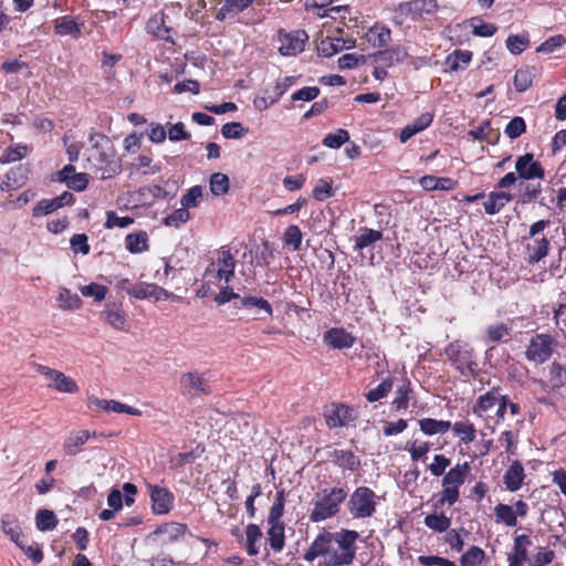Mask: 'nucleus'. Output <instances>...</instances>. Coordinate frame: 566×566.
<instances>
[{"mask_svg": "<svg viewBox=\"0 0 566 566\" xmlns=\"http://www.w3.org/2000/svg\"><path fill=\"white\" fill-rule=\"evenodd\" d=\"M471 464L467 460L462 463L458 462L444 473L441 480L442 490L436 494L433 509H442L443 505H454L460 501L461 488L465 484L471 474Z\"/></svg>", "mask_w": 566, "mask_h": 566, "instance_id": "obj_4", "label": "nucleus"}, {"mask_svg": "<svg viewBox=\"0 0 566 566\" xmlns=\"http://www.w3.org/2000/svg\"><path fill=\"white\" fill-rule=\"evenodd\" d=\"M344 50L342 38H326L319 42L318 51L325 56H332Z\"/></svg>", "mask_w": 566, "mask_h": 566, "instance_id": "obj_62", "label": "nucleus"}, {"mask_svg": "<svg viewBox=\"0 0 566 566\" xmlns=\"http://www.w3.org/2000/svg\"><path fill=\"white\" fill-rule=\"evenodd\" d=\"M91 142L92 145L86 151L88 168L93 169L101 179L117 176L122 170V164L111 139L105 135H94L91 136Z\"/></svg>", "mask_w": 566, "mask_h": 566, "instance_id": "obj_2", "label": "nucleus"}, {"mask_svg": "<svg viewBox=\"0 0 566 566\" xmlns=\"http://www.w3.org/2000/svg\"><path fill=\"white\" fill-rule=\"evenodd\" d=\"M35 524L41 532L53 531L59 524V518L55 516L54 511L42 509L36 512Z\"/></svg>", "mask_w": 566, "mask_h": 566, "instance_id": "obj_49", "label": "nucleus"}, {"mask_svg": "<svg viewBox=\"0 0 566 566\" xmlns=\"http://www.w3.org/2000/svg\"><path fill=\"white\" fill-rule=\"evenodd\" d=\"M324 343L333 349H349L356 343V337L344 327H332L324 333Z\"/></svg>", "mask_w": 566, "mask_h": 566, "instance_id": "obj_21", "label": "nucleus"}, {"mask_svg": "<svg viewBox=\"0 0 566 566\" xmlns=\"http://www.w3.org/2000/svg\"><path fill=\"white\" fill-rule=\"evenodd\" d=\"M347 496V490L343 486L319 489L313 499V507L308 513L310 521L312 523H322V521L338 516Z\"/></svg>", "mask_w": 566, "mask_h": 566, "instance_id": "obj_3", "label": "nucleus"}, {"mask_svg": "<svg viewBox=\"0 0 566 566\" xmlns=\"http://www.w3.org/2000/svg\"><path fill=\"white\" fill-rule=\"evenodd\" d=\"M1 528L17 546L24 549V534L21 532V526L13 517L4 516L1 520Z\"/></svg>", "mask_w": 566, "mask_h": 566, "instance_id": "obj_37", "label": "nucleus"}, {"mask_svg": "<svg viewBox=\"0 0 566 566\" xmlns=\"http://www.w3.org/2000/svg\"><path fill=\"white\" fill-rule=\"evenodd\" d=\"M444 354L454 370L465 380L475 379L481 374L476 353L472 345L454 340L447 345Z\"/></svg>", "mask_w": 566, "mask_h": 566, "instance_id": "obj_5", "label": "nucleus"}, {"mask_svg": "<svg viewBox=\"0 0 566 566\" xmlns=\"http://www.w3.org/2000/svg\"><path fill=\"white\" fill-rule=\"evenodd\" d=\"M439 9L437 0H410L395 6L392 21L396 25L405 23L406 19L420 20L423 15H432Z\"/></svg>", "mask_w": 566, "mask_h": 566, "instance_id": "obj_8", "label": "nucleus"}, {"mask_svg": "<svg viewBox=\"0 0 566 566\" xmlns=\"http://www.w3.org/2000/svg\"><path fill=\"white\" fill-rule=\"evenodd\" d=\"M36 371L49 380L46 387L50 389L57 390L60 392H69L70 395H74V392L80 391V387L76 381L71 378V376H66V374L56 370V368L38 365Z\"/></svg>", "mask_w": 566, "mask_h": 566, "instance_id": "obj_12", "label": "nucleus"}, {"mask_svg": "<svg viewBox=\"0 0 566 566\" xmlns=\"http://www.w3.org/2000/svg\"><path fill=\"white\" fill-rule=\"evenodd\" d=\"M541 388L547 392L559 390L566 385V366L554 360L548 368V381L539 380Z\"/></svg>", "mask_w": 566, "mask_h": 566, "instance_id": "obj_25", "label": "nucleus"}, {"mask_svg": "<svg viewBox=\"0 0 566 566\" xmlns=\"http://www.w3.org/2000/svg\"><path fill=\"white\" fill-rule=\"evenodd\" d=\"M512 338V327L507 323L500 322L489 325L482 340L485 345L494 343H507Z\"/></svg>", "mask_w": 566, "mask_h": 566, "instance_id": "obj_28", "label": "nucleus"}, {"mask_svg": "<svg viewBox=\"0 0 566 566\" xmlns=\"http://www.w3.org/2000/svg\"><path fill=\"white\" fill-rule=\"evenodd\" d=\"M208 373L189 371L180 376V388L185 396H209L212 392L209 386Z\"/></svg>", "mask_w": 566, "mask_h": 566, "instance_id": "obj_13", "label": "nucleus"}, {"mask_svg": "<svg viewBox=\"0 0 566 566\" xmlns=\"http://www.w3.org/2000/svg\"><path fill=\"white\" fill-rule=\"evenodd\" d=\"M534 76H535V70L534 67H522L515 71L514 77H513V85L515 87V91L522 93L526 92L527 88L533 86L534 83Z\"/></svg>", "mask_w": 566, "mask_h": 566, "instance_id": "obj_41", "label": "nucleus"}, {"mask_svg": "<svg viewBox=\"0 0 566 566\" xmlns=\"http://www.w3.org/2000/svg\"><path fill=\"white\" fill-rule=\"evenodd\" d=\"M450 429L459 437L462 443L468 444L475 441L476 429L471 421H455L453 424L451 423Z\"/></svg>", "mask_w": 566, "mask_h": 566, "instance_id": "obj_44", "label": "nucleus"}, {"mask_svg": "<svg viewBox=\"0 0 566 566\" xmlns=\"http://www.w3.org/2000/svg\"><path fill=\"white\" fill-rule=\"evenodd\" d=\"M325 424L329 429L349 426L357 419V412L353 406L343 402H332L324 408Z\"/></svg>", "mask_w": 566, "mask_h": 566, "instance_id": "obj_11", "label": "nucleus"}, {"mask_svg": "<svg viewBox=\"0 0 566 566\" xmlns=\"http://www.w3.org/2000/svg\"><path fill=\"white\" fill-rule=\"evenodd\" d=\"M551 224L549 220H538L531 224L527 235L523 237L526 260L528 263H537L547 258L551 241L544 231Z\"/></svg>", "mask_w": 566, "mask_h": 566, "instance_id": "obj_6", "label": "nucleus"}, {"mask_svg": "<svg viewBox=\"0 0 566 566\" xmlns=\"http://www.w3.org/2000/svg\"><path fill=\"white\" fill-rule=\"evenodd\" d=\"M202 198V186L196 185L192 186L186 193L181 197V206L187 210L189 208H196L200 205Z\"/></svg>", "mask_w": 566, "mask_h": 566, "instance_id": "obj_61", "label": "nucleus"}, {"mask_svg": "<svg viewBox=\"0 0 566 566\" xmlns=\"http://www.w3.org/2000/svg\"><path fill=\"white\" fill-rule=\"evenodd\" d=\"M418 426L423 434L433 436L437 433H447L451 428L450 420L422 418L418 420Z\"/></svg>", "mask_w": 566, "mask_h": 566, "instance_id": "obj_36", "label": "nucleus"}, {"mask_svg": "<svg viewBox=\"0 0 566 566\" xmlns=\"http://www.w3.org/2000/svg\"><path fill=\"white\" fill-rule=\"evenodd\" d=\"M451 464V459L444 454H436L433 460L428 465V470L436 478H443L448 468Z\"/></svg>", "mask_w": 566, "mask_h": 566, "instance_id": "obj_58", "label": "nucleus"}, {"mask_svg": "<svg viewBox=\"0 0 566 566\" xmlns=\"http://www.w3.org/2000/svg\"><path fill=\"white\" fill-rule=\"evenodd\" d=\"M515 170L521 180H534L545 178V168L541 161L534 159V154L520 155L515 161Z\"/></svg>", "mask_w": 566, "mask_h": 566, "instance_id": "obj_14", "label": "nucleus"}, {"mask_svg": "<svg viewBox=\"0 0 566 566\" xmlns=\"http://www.w3.org/2000/svg\"><path fill=\"white\" fill-rule=\"evenodd\" d=\"M378 495L369 486H358L349 495L346 504L353 518H368L377 511Z\"/></svg>", "mask_w": 566, "mask_h": 566, "instance_id": "obj_9", "label": "nucleus"}, {"mask_svg": "<svg viewBox=\"0 0 566 566\" xmlns=\"http://www.w3.org/2000/svg\"><path fill=\"white\" fill-rule=\"evenodd\" d=\"M125 247L130 253H140L148 250V235L145 231L132 232L125 237Z\"/></svg>", "mask_w": 566, "mask_h": 566, "instance_id": "obj_42", "label": "nucleus"}, {"mask_svg": "<svg viewBox=\"0 0 566 566\" xmlns=\"http://www.w3.org/2000/svg\"><path fill=\"white\" fill-rule=\"evenodd\" d=\"M268 530V544L274 552H281L285 547V525L284 524H269Z\"/></svg>", "mask_w": 566, "mask_h": 566, "instance_id": "obj_39", "label": "nucleus"}, {"mask_svg": "<svg viewBox=\"0 0 566 566\" xmlns=\"http://www.w3.org/2000/svg\"><path fill=\"white\" fill-rule=\"evenodd\" d=\"M274 258L273 248L268 241L262 242L254 249V265L268 266L270 261Z\"/></svg>", "mask_w": 566, "mask_h": 566, "instance_id": "obj_53", "label": "nucleus"}, {"mask_svg": "<svg viewBox=\"0 0 566 566\" xmlns=\"http://www.w3.org/2000/svg\"><path fill=\"white\" fill-rule=\"evenodd\" d=\"M59 303L60 307L65 311H75L83 304L81 297L69 289L60 290Z\"/></svg>", "mask_w": 566, "mask_h": 566, "instance_id": "obj_52", "label": "nucleus"}, {"mask_svg": "<svg viewBox=\"0 0 566 566\" xmlns=\"http://www.w3.org/2000/svg\"><path fill=\"white\" fill-rule=\"evenodd\" d=\"M527 130V124L521 116H514L505 126V134L511 139H516Z\"/></svg>", "mask_w": 566, "mask_h": 566, "instance_id": "obj_60", "label": "nucleus"}, {"mask_svg": "<svg viewBox=\"0 0 566 566\" xmlns=\"http://www.w3.org/2000/svg\"><path fill=\"white\" fill-rule=\"evenodd\" d=\"M254 2L255 0H224L220 9L217 10L214 19L223 21L228 18H234L249 9Z\"/></svg>", "mask_w": 566, "mask_h": 566, "instance_id": "obj_31", "label": "nucleus"}, {"mask_svg": "<svg viewBox=\"0 0 566 566\" xmlns=\"http://www.w3.org/2000/svg\"><path fill=\"white\" fill-rule=\"evenodd\" d=\"M499 390H502L501 386L491 387L484 394L476 397L472 406L473 416L482 419L489 428L491 427L489 426V422L493 419L490 411L493 410L494 406H496Z\"/></svg>", "mask_w": 566, "mask_h": 566, "instance_id": "obj_15", "label": "nucleus"}, {"mask_svg": "<svg viewBox=\"0 0 566 566\" xmlns=\"http://www.w3.org/2000/svg\"><path fill=\"white\" fill-rule=\"evenodd\" d=\"M95 431L91 432L87 429H81L69 434L67 439L63 442V449L66 455L74 457L81 452L82 446H84L91 437L96 436Z\"/></svg>", "mask_w": 566, "mask_h": 566, "instance_id": "obj_30", "label": "nucleus"}, {"mask_svg": "<svg viewBox=\"0 0 566 566\" xmlns=\"http://www.w3.org/2000/svg\"><path fill=\"white\" fill-rule=\"evenodd\" d=\"M461 533H468L464 527L459 530L448 528L443 537L444 543L449 545V548L454 552H462L464 547V541Z\"/></svg>", "mask_w": 566, "mask_h": 566, "instance_id": "obj_54", "label": "nucleus"}, {"mask_svg": "<svg viewBox=\"0 0 566 566\" xmlns=\"http://www.w3.org/2000/svg\"><path fill=\"white\" fill-rule=\"evenodd\" d=\"M235 298H240V305H234L235 307H256L259 311L264 312L268 316H272L274 313L273 306L269 300L251 295L240 297V295L235 294L229 284L221 289L219 294L214 295V302L219 305L227 304V302Z\"/></svg>", "mask_w": 566, "mask_h": 566, "instance_id": "obj_10", "label": "nucleus"}, {"mask_svg": "<svg viewBox=\"0 0 566 566\" xmlns=\"http://www.w3.org/2000/svg\"><path fill=\"white\" fill-rule=\"evenodd\" d=\"M412 392V388L410 385V380L406 379L402 381L401 386L396 389V397L391 401V407L395 411L407 410L410 403V395Z\"/></svg>", "mask_w": 566, "mask_h": 566, "instance_id": "obj_40", "label": "nucleus"}, {"mask_svg": "<svg viewBox=\"0 0 566 566\" xmlns=\"http://www.w3.org/2000/svg\"><path fill=\"white\" fill-rule=\"evenodd\" d=\"M188 531L189 527L187 524L170 522L158 525L154 533L164 534L166 535L168 542L174 543L184 538Z\"/></svg>", "mask_w": 566, "mask_h": 566, "instance_id": "obj_34", "label": "nucleus"}, {"mask_svg": "<svg viewBox=\"0 0 566 566\" xmlns=\"http://www.w3.org/2000/svg\"><path fill=\"white\" fill-rule=\"evenodd\" d=\"M150 492L151 510L156 514L169 513L175 495L171 490L159 485H148Z\"/></svg>", "mask_w": 566, "mask_h": 566, "instance_id": "obj_18", "label": "nucleus"}, {"mask_svg": "<svg viewBox=\"0 0 566 566\" xmlns=\"http://www.w3.org/2000/svg\"><path fill=\"white\" fill-rule=\"evenodd\" d=\"M485 551L479 546L469 547L460 557L461 566H480L485 560Z\"/></svg>", "mask_w": 566, "mask_h": 566, "instance_id": "obj_51", "label": "nucleus"}, {"mask_svg": "<svg viewBox=\"0 0 566 566\" xmlns=\"http://www.w3.org/2000/svg\"><path fill=\"white\" fill-rule=\"evenodd\" d=\"M54 32L60 35H73L78 38L81 35V24L75 22L73 17L65 15L56 21L54 25Z\"/></svg>", "mask_w": 566, "mask_h": 566, "instance_id": "obj_47", "label": "nucleus"}, {"mask_svg": "<svg viewBox=\"0 0 566 566\" xmlns=\"http://www.w3.org/2000/svg\"><path fill=\"white\" fill-rule=\"evenodd\" d=\"M471 25L473 27V34L480 38H492L497 31V25L483 22L480 17L471 18Z\"/></svg>", "mask_w": 566, "mask_h": 566, "instance_id": "obj_57", "label": "nucleus"}, {"mask_svg": "<svg viewBox=\"0 0 566 566\" xmlns=\"http://www.w3.org/2000/svg\"><path fill=\"white\" fill-rule=\"evenodd\" d=\"M167 14L165 11H158L156 14L151 15L147 23L146 30L148 33L154 34L158 40H164L166 42L175 43L172 39V28L166 25Z\"/></svg>", "mask_w": 566, "mask_h": 566, "instance_id": "obj_22", "label": "nucleus"}, {"mask_svg": "<svg viewBox=\"0 0 566 566\" xmlns=\"http://www.w3.org/2000/svg\"><path fill=\"white\" fill-rule=\"evenodd\" d=\"M359 532L342 527L331 532L325 527L318 532L310 544L303 558L306 563L319 559L318 566L352 565L357 555Z\"/></svg>", "mask_w": 566, "mask_h": 566, "instance_id": "obj_1", "label": "nucleus"}, {"mask_svg": "<svg viewBox=\"0 0 566 566\" xmlns=\"http://www.w3.org/2000/svg\"><path fill=\"white\" fill-rule=\"evenodd\" d=\"M394 386V378L390 373H386L382 377L381 382L376 388H373L365 394V398L368 402H378L384 397H387Z\"/></svg>", "mask_w": 566, "mask_h": 566, "instance_id": "obj_38", "label": "nucleus"}, {"mask_svg": "<svg viewBox=\"0 0 566 566\" xmlns=\"http://www.w3.org/2000/svg\"><path fill=\"white\" fill-rule=\"evenodd\" d=\"M29 171L30 169L27 166H22V164H20L17 167L10 168L6 178L12 180L14 189H19V187H22L28 182Z\"/></svg>", "mask_w": 566, "mask_h": 566, "instance_id": "obj_59", "label": "nucleus"}, {"mask_svg": "<svg viewBox=\"0 0 566 566\" xmlns=\"http://www.w3.org/2000/svg\"><path fill=\"white\" fill-rule=\"evenodd\" d=\"M543 186L541 182L521 181L520 193L517 196L521 205H530V202L537 201L539 206L547 207L545 199H541Z\"/></svg>", "mask_w": 566, "mask_h": 566, "instance_id": "obj_26", "label": "nucleus"}, {"mask_svg": "<svg viewBox=\"0 0 566 566\" xmlns=\"http://www.w3.org/2000/svg\"><path fill=\"white\" fill-rule=\"evenodd\" d=\"M350 139L349 132L343 128L337 129L334 133H328L324 139L323 145L329 148H339Z\"/></svg>", "mask_w": 566, "mask_h": 566, "instance_id": "obj_56", "label": "nucleus"}, {"mask_svg": "<svg viewBox=\"0 0 566 566\" xmlns=\"http://www.w3.org/2000/svg\"><path fill=\"white\" fill-rule=\"evenodd\" d=\"M381 239L382 231L369 228H361L359 230V234L355 237V250L361 251V249H365L366 247L377 243L378 240Z\"/></svg>", "mask_w": 566, "mask_h": 566, "instance_id": "obj_45", "label": "nucleus"}, {"mask_svg": "<svg viewBox=\"0 0 566 566\" xmlns=\"http://www.w3.org/2000/svg\"><path fill=\"white\" fill-rule=\"evenodd\" d=\"M559 342L547 333H537L531 336L525 350V359L534 365H544L554 357Z\"/></svg>", "mask_w": 566, "mask_h": 566, "instance_id": "obj_7", "label": "nucleus"}, {"mask_svg": "<svg viewBox=\"0 0 566 566\" xmlns=\"http://www.w3.org/2000/svg\"><path fill=\"white\" fill-rule=\"evenodd\" d=\"M214 265L218 280L229 284L235 275V258L228 247H221L217 251Z\"/></svg>", "mask_w": 566, "mask_h": 566, "instance_id": "obj_16", "label": "nucleus"}, {"mask_svg": "<svg viewBox=\"0 0 566 566\" xmlns=\"http://www.w3.org/2000/svg\"><path fill=\"white\" fill-rule=\"evenodd\" d=\"M417 563L421 566H459L455 562L440 555H420Z\"/></svg>", "mask_w": 566, "mask_h": 566, "instance_id": "obj_64", "label": "nucleus"}, {"mask_svg": "<svg viewBox=\"0 0 566 566\" xmlns=\"http://www.w3.org/2000/svg\"><path fill=\"white\" fill-rule=\"evenodd\" d=\"M514 199V195L507 191H491L486 195V200L483 201L484 211L486 214H496L506 207Z\"/></svg>", "mask_w": 566, "mask_h": 566, "instance_id": "obj_27", "label": "nucleus"}, {"mask_svg": "<svg viewBox=\"0 0 566 566\" xmlns=\"http://www.w3.org/2000/svg\"><path fill=\"white\" fill-rule=\"evenodd\" d=\"M247 534V553L249 556H256L260 554V548L256 543L262 539L261 527L256 524H248L245 528Z\"/></svg>", "mask_w": 566, "mask_h": 566, "instance_id": "obj_48", "label": "nucleus"}, {"mask_svg": "<svg viewBox=\"0 0 566 566\" xmlns=\"http://www.w3.org/2000/svg\"><path fill=\"white\" fill-rule=\"evenodd\" d=\"M493 512L496 523L504 524L509 527H514L518 524V520L515 518L514 506H510V504L497 503Z\"/></svg>", "mask_w": 566, "mask_h": 566, "instance_id": "obj_43", "label": "nucleus"}, {"mask_svg": "<svg viewBox=\"0 0 566 566\" xmlns=\"http://www.w3.org/2000/svg\"><path fill=\"white\" fill-rule=\"evenodd\" d=\"M473 59L471 50L455 49L452 53L447 55L446 65L449 71L457 72L469 67Z\"/></svg>", "mask_w": 566, "mask_h": 566, "instance_id": "obj_33", "label": "nucleus"}, {"mask_svg": "<svg viewBox=\"0 0 566 566\" xmlns=\"http://www.w3.org/2000/svg\"><path fill=\"white\" fill-rule=\"evenodd\" d=\"M328 460L344 471L357 472L361 467L359 457L349 449H333L328 451Z\"/></svg>", "mask_w": 566, "mask_h": 566, "instance_id": "obj_20", "label": "nucleus"}, {"mask_svg": "<svg viewBox=\"0 0 566 566\" xmlns=\"http://www.w3.org/2000/svg\"><path fill=\"white\" fill-rule=\"evenodd\" d=\"M209 188L213 195H223L229 190V178L223 174H213L209 180Z\"/></svg>", "mask_w": 566, "mask_h": 566, "instance_id": "obj_63", "label": "nucleus"}, {"mask_svg": "<svg viewBox=\"0 0 566 566\" xmlns=\"http://www.w3.org/2000/svg\"><path fill=\"white\" fill-rule=\"evenodd\" d=\"M527 478L524 465L521 460H513L510 467L503 474V484L506 490L511 493L520 490L524 485V481Z\"/></svg>", "mask_w": 566, "mask_h": 566, "instance_id": "obj_23", "label": "nucleus"}, {"mask_svg": "<svg viewBox=\"0 0 566 566\" xmlns=\"http://www.w3.org/2000/svg\"><path fill=\"white\" fill-rule=\"evenodd\" d=\"M532 539L527 534H516L513 538V546L506 554L507 566H524L528 562V547Z\"/></svg>", "mask_w": 566, "mask_h": 566, "instance_id": "obj_17", "label": "nucleus"}, {"mask_svg": "<svg viewBox=\"0 0 566 566\" xmlns=\"http://www.w3.org/2000/svg\"><path fill=\"white\" fill-rule=\"evenodd\" d=\"M102 317L112 328L118 331H128L129 323L127 321V314L120 305H107L105 311L101 313Z\"/></svg>", "mask_w": 566, "mask_h": 566, "instance_id": "obj_29", "label": "nucleus"}, {"mask_svg": "<svg viewBox=\"0 0 566 566\" xmlns=\"http://www.w3.org/2000/svg\"><path fill=\"white\" fill-rule=\"evenodd\" d=\"M452 520L446 515L444 512L428 513L423 518V524L429 527L430 531L436 533H446L451 526Z\"/></svg>", "mask_w": 566, "mask_h": 566, "instance_id": "obj_35", "label": "nucleus"}, {"mask_svg": "<svg viewBox=\"0 0 566 566\" xmlns=\"http://www.w3.org/2000/svg\"><path fill=\"white\" fill-rule=\"evenodd\" d=\"M527 33L509 34L506 38V48L513 55H520L530 46Z\"/></svg>", "mask_w": 566, "mask_h": 566, "instance_id": "obj_50", "label": "nucleus"}, {"mask_svg": "<svg viewBox=\"0 0 566 566\" xmlns=\"http://www.w3.org/2000/svg\"><path fill=\"white\" fill-rule=\"evenodd\" d=\"M28 155V146L27 145H15L10 146L4 149V151L0 156L1 164H9L13 161H18L23 159Z\"/></svg>", "mask_w": 566, "mask_h": 566, "instance_id": "obj_55", "label": "nucleus"}, {"mask_svg": "<svg viewBox=\"0 0 566 566\" xmlns=\"http://www.w3.org/2000/svg\"><path fill=\"white\" fill-rule=\"evenodd\" d=\"M285 502V492L283 489H281L276 492L274 496V503L272 504V507L270 509V512L268 514V524H283L281 518L284 513Z\"/></svg>", "mask_w": 566, "mask_h": 566, "instance_id": "obj_46", "label": "nucleus"}, {"mask_svg": "<svg viewBox=\"0 0 566 566\" xmlns=\"http://www.w3.org/2000/svg\"><path fill=\"white\" fill-rule=\"evenodd\" d=\"M308 39L303 30L280 33V54L282 55H296L304 50L305 42Z\"/></svg>", "mask_w": 566, "mask_h": 566, "instance_id": "obj_19", "label": "nucleus"}, {"mask_svg": "<svg viewBox=\"0 0 566 566\" xmlns=\"http://www.w3.org/2000/svg\"><path fill=\"white\" fill-rule=\"evenodd\" d=\"M366 39L373 48L381 50L389 45L391 41V31L387 25L375 23L366 32Z\"/></svg>", "mask_w": 566, "mask_h": 566, "instance_id": "obj_32", "label": "nucleus"}, {"mask_svg": "<svg viewBox=\"0 0 566 566\" xmlns=\"http://www.w3.org/2000/svg\"><path fill=\"white\" fill-rule=\"evenodd\" d=\"M128 295L137 300L156 298L163 300L168 297V291L156 283L140 282L134 284L132 290H128Z\"/></svg>", "mask_w": 566, "mask_h": 566, "instance_id": "obj_24", "label": "nucleus"}]
</instances>
